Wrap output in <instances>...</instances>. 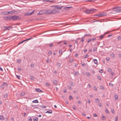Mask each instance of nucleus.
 <instances>
[{
    "label": "nucleus",
    "mask_w": 121,
    "mask_h": 121,
    "mask_svg": "<svg viewBox=\"0 0 121 121\" xmlns=\"http://www.w3.org/2000/svg\"><path fill=\"white\" fill-rule=\"evenodd\" d=\"M45 14H50L56 13H58L60 11H56L55 10H53V11L50 10L46 9L44 10Z\"/></svg>",
    "instance_id": "nucleus-1"
},
{
    "label": "nucleus",
    "mask_w": 121,
    "mask_h": 121,
    "mask_svg": "<svg viewBox=\"0 0 121 121\" xmlns=\"http://www.w3.org/2000/svg\"><path fill=\"white\" fill-rule=\"evenodd\" d=\"M50 7L51 8H52V11H53V10H55L56 11H57L56 10V9H62V8L63 7V6H61V7H59L58 5H54L51 6Z\"/></svg>",
    "instance_id": "nucleus-2"
},
{
    "label": "nucleus",
    "mask_w": 121,
    "mask_h": 121,
    "mask_svg": "<svg viewBox=\"0 0 121 121\" xmlns=\"http://www.w3.org/2000/svg\"><path fill=\"white\" fill-rule=\"evenodd\" d=\"M11 20H20L21 18L19 17L18 15H15L11 16H10Z\"/></svg>",
    "instance_id": "nucleus-3"
},
{
    "label": "nucleus",
    "mask_w": 121,
    "mask_h": 121,
    "mask_svg": "<svg viewBox=\"0 0 121 121\" xmlns=\"http://www.w3.org/2000/svg\"><path fill=\"white\" fill-rule=\"evenodd\" d=\"M96 10V9L92 8L89 9H87L85 11V12L88 14H91L95 12V11Z\"/></svg>",
    "instance_id": "nucleus-4"
},
{
    "label": "nucleus",
    "mask_w": 121,
    "mask_h": 121,
    "mask_svg": "<svg viewBox=\"0 0 121 121\" xmlns=\"http://www.w3.org/2000/svg\"><path fill=\"white\" fill-rule=\"evenodd\" d=\"M112 11L116 13L121 12V7H119L113 9Z\"/></svg>",
    "instance_id": "nucleus-5"
},
{
    "label": "nucleus",
    "mask_w": 121,
    "mask_h": 121,
    "mask_svg": "<svg viewBox=\"0 0 121 121\" xmlns=\"http://www.w3.org/2000/svg\"><path fill=\"white\" fill-rule=\"evenodd\" d=\"M107 15V13H100L99 14L95 15H94V16H98L99 17H100L104 16H106Z\"/></svg>",
    "instance_id": "nucleus-6"
},
{
    "label": "nucleus",
    "mask_w": 121,
    "mask_h": 121,
    "mask_svg": "<svg viewBox=\"0 0 121 121\" xmlns=\"http://www.w3.org/2000/svg\"><path fill=\"white\" fill-rule=\"evenodd\" d=\"M3 18L5 20L11 21L10 16L9 17H3Z\"/></svg>",
    "instance_id": "nucleus-7"
},
{
    "label": "nucleus",
    "mask_w": 121,
    "mask_h": 121,
    "mask_svg": "<svg viewBox=\"0 0 121 121\" xmlns=\"http://www.w3.org/2000/svg\"><path fill=\"white\" fill-rule=\"evenodd\" d=\"M44 13H45L44 10H42L40 11L39 13H37V14L38 15H40Z\"/></svg>",
    "instance_id": "nucleus-8"
},
{
    "label": "nucleus",
    "mask_w": 121,
    "mask_h": 121,
    "mask_svg": "<svg viewBox=\"0 0 121 121\" xmlns=\"http://www.w3.org/2000/svg\"><path fill=\"white\" fill-rule=\"evenodd\" d=\"M31 106L34 109H35V108H38L39 107V105H32Z\"/></svg>",
    "instance_id": "nucleus-9"
},
{
    "label": "nucleus",
    "mask_w": 121,
    "mask_h": 121,
    "mask_svg": "<svg viewBox=\"0 0 121 121\" xmlns=\"http://www.w3.org/2000/svg\"><path fill=\"white\" fill-rule=\"evenodd\" d=\"M32 39V38H29L28 39H27L26 40H24L21 42H20L19 44H18V45L19 44H21L22 43H23V42H25L26 41H28V40H29L31 39Z\"/></svg>",
    "instance_id": "nucleus-10"
},
{
    "label": "nucleus",
    "mask_w": 121,
    "mask_h": 121,
    "mask_svg": "<svg viewBox=\"0 0 121 121\" xmlns=\"http://www.w3.org/2000/svg\"><path fill=\"white\" fill-rule=\"evenodd\" d=\"M3 29L4 30H9L10 29H9L8 27L6 26H3L2 27Z\"/></svg>",
    "instance_id": "nucleus-11"
},
{
    "label": "nucleus",
    "mask_w": 121,
    "mask_h": 121,
    "mask_svg": "<svg viewBox=\"0 0 121 121\" xmlns=\"http://www.w3.org/2000/svg\"><path fill=\"white\" fill-rule=\"evenodd\" d=\"M34 11H33L30 13H28L27 14H26V15H30L33 14L34 13Z\"/></svg>",
    "instance_id": "nucleus-12"
},
{
    "label": "nucleus",
    "mask_w": 121,
    "mask_h": 121,
    "mask_svg": "<svg viewBox=\"0 0 121 121\" xmlns=\"http://www.w3.org/2000/svg\"><path fill=\"white\" fill-rule=\"evenodd\" d=\"M35 90L36 91L39 92H43V91L41 90L39 88H36L35 89Z\"/></svg>",
    "instance_id": "nucleus-13"
},
{
    "label": "nucleus",
    "mask_w": 121,
    "mask_h": 121,
    "mask_svg": "<svg viewBox=\"0 0 121 121\" xmlns=\"http://www.w3.org/2000/svg\"><path fill=\"white\" fill-rule=\"evenodd\" d=\"M96 39V38H93L92 39H89L87 41V43H89V42L91 41H94Z\"/></svg>",
    "instance_id": "nucleus-14"
},
{
    "label": "nucleus",
    "mask_w": 121,
    "mask_h": 121,
    "mask_svg": "<svg viewBox=\"0 0 121 121\" xmlns=\"http://www.w3.org/2000/svg\"><path fill=\"white\" fill-rule=\"evenodd\" d=\"M72 7H66L64 8V9H65L66 10H67L69 9V8H72Z\"/></svg>",
    "instance_id": "nucleus-15"
},
{
    "label": "nucleus",
    "mask_w": 121,
    "mask_h": 121,
    "mask_svg": "<svg viewBox=\"0 0 121 121\" xmlns=\"http://www.w3.org/2000/svg\"><path fill=\"white\" fill-rule=\"evenodd\" d=\"M0 119L1 120H4L3 116L1 115L0 116Z\"/></svg>",
    "instance_id": "nucleus-16"
},
{
    "label": "nucleus",
    "mask_w": 121,
    "mask_h": 121,
    "mask_svg": "<svg viewBox=\"0 0 121 121\" xmlns=\"http://www.w3.org/2000/svg\"><path fill=\"white\" fill-rule=\"evenodd\" d=\"M95 102H96L97 103H99V99L95 98Z\"/></svg>",
    "instance_id": "nucleus-17"
},
{
    "label": "nucleus",
    "mask_w": 121,
    "mask_h": 121,
    "mask_svg": "<svg viewBox=\"0 0 121 121\" xmlns=\"http://www.w3.org/2000/svg\"><path fill=\"white\" fill-rule=\"evenodd\" d=\"M91 35L90 34H86L84 36H83V37H85L86 36H91Z\"/></svg>",
    "instance_id": "nucleus-18"
},
{
    "label": "nucleus",
    "mask_w": 121,
    "mask_h": 121,
    "mask_svg": "<svg viewBox=\"0 0 121 121\" xmlns=\"http://www.w3.org/2000/svg\"><path fill=\"white\" fill-rule=\"evenodd\" d=\"M52 111L51 110H50L46 112V113H52Z\"/></svg>",
    "instance_id": "nucleus-19"
},
{
    "label": "nucleus",
    "mask_w": 121,
    "mask_h": 121,
    "mask_svg": "<svg viewBox=\"0 0 121 121\" xmlns=\"http://www.w3.org/2000/svg\"><path fill=\"white\" fill-rule=\"evenodd\" d=\"M93 61L95 64H98L97 60L96 59H94L93 60Z\"/></svg>",
    "instance_id": "nucleus-20"
},
{
    "label": "nucleus",
    "mask_w": 121,
    "mask_h": 121,
    "mask_svg": "<svg viewBox=\"0 0 121 121\" xmlns=\"http://www.w3.org/2000/svg\"><path fill=\"white\" fill-rule=\"evenodd\" d=\"M16 12H17V11H15V10L12 11H10V14H12L13 13H15Z\"/></svg>",
    "instance_id": "nucleus-21"
},
{
    "label": "nucleus",
    "mask_w": 121,
    "mask_h": 121,
    "mask_svg": "<svg viewBox=\"0 0 121 121\" xmlns=\"http://www.w3.org/2000/svg\"><path fill=\"white\" fill-rule=\"evenodd\" d=\"M114 97L115 98L116 100H117L118 99V96L117 95H115L114 96Z\"/></svg>",
    "instance_id": "nucleus-22"
},
{
    "label": "nucleus",
    "mask_w": 121,
    "mask_h": 121,
    "mask_svg": "<svg viewBox=\"0 0 121 121\" xmlns=\"http://www.w3.org/2000/svg\"><path fill=\"white\" fill-rule=\"evenodd\" d=\"M59 54H60V56L62 54V50H60L59 51Z\"/></svg>",
    "instance_id": "nucleus-23"
},
{
    "label": "nucleus",
    "mask_w": 121,
    "mask_h": 121,
    "mask_svg": "<svg viewBox=\"0 0 121 121\" xmlns=\"http://www.w3.org/2000/svg\"><path fill=\"white\" fill-rule=\"evenodd\" d=\"M53 83L54 85H57V82L56 80H54L53 81Z\"/></svg>",
    "instance_id": "nucleus-24"
},
{
    "label": "nucleus",
    "mask_w": 121,
    "mask_h": 121,
    "mask_svg": "<svg viewBox=\"0 0 121 121\" xmlns=\"http://www.w3.org/2000/svg\"><path fill=\"white\" fill-rule=\"evenodd\" d=\"M32 102L33 103H38L39 102L37 100H33Z\"/></svg>",
    "instance_id": "nucleus-25"
},
{
    "label": "nucleus",
    "mask_w": 121,
    "mask_h": 121,
    "mask_svg": "<svg viewBox=\"0 0 121 121\" xmlns=\"http://www.w3.org/2000/svg\"><path fill=\"white\" fill-rule=\"evenodd\" d=\"M1 14L3 15H7V12H3Z\"/></svg>",
    "instance_id": "nucleus-26"
},
{
    "label": "nucleus",
    "mask_w": 121,
    "mask_h": 121,
    "mask_svg": "<svg viewBox=\"0 0 121 121\" xmlns=\"http://www.w3.org/2000/svg\"><path fill=\"white\" fill-rule=\"evenodd\" d=\"M85 1H89L91 2H94L95 1L94 0H84Z\"/></svg>",
    "instance_id": "nucleus-27"
},
{
    "label": "nucleus",
    "mask_w": 121,
    "mask_h": 121,
    "mask_svg": "<svg viewBox=\"0 0 121 121\" xmlns=\"http://www.w3.org/2000/svg\"><path fill=\"white\" fill-rule=\"evenodd\" d=\"M38 120V119L36 117H35L33 119L34 121H37Z\"/></svg>",
    "instance_id": "nucleus-28"
},
{
    "label": "nucleus",
    "mask_w": 121,
    "mask_h": 121,
    "mask_svg": "<svg viewBox=\"0 0 121 121\" xmlns=\"http://www.w3.org/2000/svg\"><path fill=\"white\" fill-rule=\"evenodd\" d=\"M110 56L112 57H115V56L114 54L113 53H112L110 54Z\"/></svg>",
    "instance_id": "nucleus-29"
},
{
    "label": "nucleus",
    "mask_w": 121,
    "mask_h": 121,
    "mask_svg": "<svg viewBox=\"0 0 121 121\" xmlns=\"http://www.w3.org/2000/svg\"><path fill=\"white\" fill-rule=\"evenodd\" d=\"M102 119L103 120H105L106 119V118L103 115L102 116Z\"/></svg>",
    "instance_id": "nucleus-30"
},
{
    "label": "nucleus",
    "mask_w": 121,
    "mask_h": 121,
    "mask_svg": "<svg viewBox=\"0 0 121 121\" xmlns=\"http://www.w3.org/2000/svg\"><path fill=\"white\" fill-rule=\"evenodd\" d=\"M17 62L19 63H20L21 62V61L19 59H18L17 60Z\"/></svg>",
    "instance_id": "nucleus-31"
},
{
    "label": "nucleus",
    "mask_w": 121,
    "mask_h": 121,
    "mask_svg": "<svg viewBox=\"0 0 121 121\" xmlns=\"http://www.w3.org/2000/svg\"><path fill=\"white\" fill-rule=\"evenodd\" d=\"M103 72V70L102 69H101L99 71V72L101 73H102Z\"/></svg>",
    "instance_id": "nucleus-32"
},
{
    "label": "nucleus",
    "mask_w": 121,
    "mask_h": 121,
    "mask_svg": "<svg viewBox=\"0 0 121 121\" xmlns=\"http://www.w3.org/2000/svg\"><path fill=\"white\" fill-rule=\"evenodd\" d=\"M3 84L4 85L6 86H8V84L6 82H4L3 83Z\"/></svg>",
    "instance_id": "nucleus-33"
},
{
    "label": "nucleus",
    "mask_w": 121,
    "mask_h": 121,
    "mask_svg": "<svg viewBox=\"0 0 121 121\" xmlns=\"http://www.w3.org/2000/svg\"><path fill=\"white\" fill-rule=\"evenodd\" d=\"M57 66L58 67H60V66L61 64L60 63H58V62L57 63Z\"/></svg>",
    "instance_id": "nucleus-34"
},
{
    "label": "nucleus",
    "mask_w": 121,
    "mask_h": 121,
    "mask_svg": "<svg viewBox=\"0 0 121 121\" xmlns=\"http://www.w3.org/2000/svg\"><path fill=\"white\" fill-rule=\"evenodd\" d=\"M97 49V48L96 47H94L93 49V51L94 52H95V50H96Z\"/></svg>",
    "instance_id": "nucleus-35"
},
{
    "label": "nucleus",
    "mask_w": 121,
    "mask_h": 121,
    "mask_svg": "<svg viewBox=\"0 0 121 121\" xmlns=\"http://www.w3.org/2000/svg\"><path fill=\"white\" fill-rule=\"evenodd\" d=\"M108 72H112L111 69L110 68H108Z\"/></svg>",
    "instance_id": "nucleus-36"
},
{
    "label": "nucleus",
    "mask_w": 121,
    "mask_h": 121,
    "mask_svg": "<svg viewBox=\"0 0 121 121\" xmlns=\"http://www.w3.org/2000/svg\"><path fill=\"white\" fill-rule=\"evenodd\" d=\"M111 112H112V113L113 114H114V112H115L114 111L113 109H111Z\"/></svg>",
    "instance_id": "nucleus-37"
},
{
    "label": "nucleus",
    "mask_w": 121,
    "mask_h": 121,
    "mask_svg": "<svg viewBox=\"0 0 121 121\" xmlns=\"http://www.w3.org/2000/svg\"><path fill=\"white\" fill-rule=\"evenodd\" d=\"M84 37H83H83H82L81 38V42H83L84 41V39H83V38H84Z\"/></svg>",
    "instance_id": "nucleus-38"
},
{
    "label": "nucleus",
    "mask_w": 121,
    "mask_h": 121,
    "mask_svg": "<svg viewBox=\"0 0 121 121\" xmlns=\"http://www.w3.org/2000/svg\"><path fill=\"white\" fill-rule=\"evenodd\" d=\"M43 2H49L50 1L49 0H43Z\"/></svg>",
    "instance_id": "nucleus-39"
},
{
    "label": "nucleus",
    "mask_w": 121,
    "mask_h": 121,
    "mask_svg": "<svg viewBox=\"0 0 121 121\" xmlns=\"http://www.w3.org/2000/svg\"><path fill=\"white\" fill-rule=\"evenodd\" d=\"M39 107H41V108H44L46 107L44 106H42V105H41V106L39 105Z\"/></svg>",
    "instance_id": "nucleus-40"
},
{
    "label": "nucleus",
    "mask_w": 121,
    "mask_h": 121,
    "mask_svg": "<svg viewBox=\"0 0 121 121\" xmlns=\"http://www.w3.org/2000/svg\"><path fill=\"white\" fill-rule=\"evenodd\" d=\"M7 96H8V94H7L6 93L4 95V98H6L7 97Z\"/></svg>",
    "instance_id": "nucleus-41"
},
{
    "label": "nucleus",
    "mask_w": 121,
    "mask_h": 121,
    "mask_svg": "<svg viewBox=\"0 0 121 121\" xmlns=\"http://www.w3.org/2000/svg\"><path fill=\"white\" fill-rule=\"evenodd\" d=\"M118 117L117 116H116L115 117V121H117Z\"/></svg>",
    "instance_id": "nucleus-42"
},
{
    "label": "nucleus",
    "mask_w": 121,
    "mask_h": 121,
    "mask_svg": "<svg viewBox=\"0 0 121 121\" xmlns=\"http://www.w3.org/2000/svg\"><path fill=\"white\" fill-rule=\"evenodd\" d=\"M109 85L112 87L113 86V85L111 83H109Z\"/></svg>",
    "instance_id": "nucleus-43"
},
{
    "label": "nucleus",
    "mask_w": 121,
    "mask_h": 121,
    "mask_svg": "<svg viewBox=\"0 0 121 121\" xmlns=\"http://www.w3.org/2000/svg\"><path fill=\"white\" fill-rule=\"evenodd\" d=\"M105 111L107 113H109V111H108V110L107 109H106L105 110Z\"/></svg>",
    "instance_id": "nucleus-44"
},
{
    "label": "nucleus",
    "mask_w": 121,
    "mask_h": 121,
    "mask_svg": "<svg viewBox=\"0 0 121 121\" xmlns=\"http://www.w3.org/2000/svg\"><path fill=\"white\" fill-rule=\"evenodd\" d=\"M30 78L31 80H33L34 79V78L32 76H31L30 77Z\"/></svg>",
    "instance_id": "nucleus-45"
},
{
    "label": "nucleus",
    "mask_w": 121,
    "mask_h": 121,
    "mask_svg": "<svg viewBox=\"0 0 121 121\" xmlns=\"http://www.w3.org/2000/svg\"><path fill=\"white\" fill-rule=\"evenodd\" d=\"M97 78H98L100 81H101V78L100 76H98Z\"/></svg>",
    "instance_id": "nucleus-46"
},
{
    "label": "nucleus",
    "mask_w": 121,
    "mask_h": 121,
    "mask_svg": "<svg viewBox=\"0 0 121 121\" xmlns=\"http://www.w3.org/2000/svg\"><path fill=\"white\" fill-rule=\"evenodd\" d=\"M64 44V45H66L67 44V43L66 42V41L65 40H64L63 41Z\"/></svg>",
    "instance_id": "nucleus-47"
},
{
    "label": "nucleus",
    "mask_w": 121,
    "mask_h": 121,
    "mask_svg": "<svg viewBox=\"0 0 121 121\" xmlns=\"http://www.w3.org/2000/svg\"><path fill=\"white\" fill-rule=\"evenodd\" d=\"M86 75L88 76H89L90 75V73H86Z\"/></svg>",
    "instance_id": "nucleus-48"
},
{
    "label": "nucleus",
    "mask_w": 121,
    "mask_h": 121,
    "mask_svg": "<svg viewBox=\"0 0 121 121\" xmlns=\"http://www.w3.org/2000/svg\"><path fill=\"white\" fill-rule=\"evenodd\" d=\"M25 95V93L24 92H22L21 93V95L22 96H23L24 95Z\"/></svg>",
    "instance_id": "nucleus-49"
},
{
    "label": "nucleus",
    "mask_w": 121,
    "mask_h": 121,
    "mask_svg": "<svg viewBox=\"0 0 121 121\" xmlns=\"http://www.w3.org/2000/svg\"><path fill=\"white\" fill-rule=\"evenodd\" d=\"M72 97L71 95H70L69 96V99L70 100H71L72 99Z\"/></svg>",
    "instance_id": "nucleus-50"
},
{
    "label": "nucleus",
    "mask_w": 121,
    "mask_h": 121,
    "mask_svg": "<svg viewBox=\"0 0 121 121\" xmlns=\"http://www.w3.org/2000/svg\"><path fill=\"white\" fill-rule=\"evenodd\" d=\"M104 37V35H102L101 36H100L99 37V38L102 39Z\"/></svg>",
    "instance_id": "nucleus-51"
},
{
    "label": "nucleus",
    "mask_w": 121,
    "mask_h": 121,
    "mask_svg": "<svg viewBox=\"0 0 121 121\" xmlns=\"http://www.w3.org/2000/svg\"><path fill=\"white\" fill-rule=\"evenodd\" d=\"M48 53L49 54H52V52L51 51H49L48 52Z\"/></svg>",
    "instance_id": "nucleus-52"
},
{
    "label": "nucleus",
    "mask_w": 121,
    "mask_h": 121,
    "mask_svg": "<svg viewBox=\"0 0 121 121\" xmlns=\"http://www.w3.org/2000/svg\"><path fill=\"white\" fill-rule=\"evenodd\" d=\"M73 61V59H71L69 60V61L70 62H71Z\"/></svg>",
    "instance_id": "nucleus-53"
},
{
    "label": "nucleus",
    "mask_w": 121,
    "mask_h": 121,
    "mask_svg": "<svg viewBox=\"0 0 121 121\" xmlns=\"http://www.w3.org/2000/svg\"><path fill=\"white\" fill-rule=\"evenodd\" d=\"M67 88H68V89H71V86H67Z\"/></svg>",
    "instance_id": "nucleus-54"
},
{
    "label": "nucleus",
    "mask_w": 121,
    "mask_h": 121,
    "mask_svg": "<svg viewBox=\"0 0 121 121\" xmlns=\"http://www.w3.org/2000/svg\"><path fill=\"white\" fill-rule=\"evenodd\" d=\"M70 84L71 86H73V83L72 82H70Z\"/></svg>",
    "instance_id": "nucleus-55"
},
{
    "label": "nucleus",
    "mask_w": 121,
    "mask_h": 121,
    "mask_svg": "<svg viewBox=\"0 0 121 121\" xmlns=\"http://www.w3.org/2000/svg\"><path fill=\"white\" fill-rule=\"evenodd\" d=\"M82 66H84L85 67L86 66V65L84 63H83L82 64Z\"/></svg>",
    "instance_id": "nucleus-56"
},
{
    "label": "nucleus",
    "mask_w": 121,
    "mask_h": 121,
    "mask_svg": "<svg viewBox=\"0 0 121 121\" xmlns=\"http://www.w3.org/2000/svg\"><path fill=\"white\" fill-rule=\"evenodd\" d=\"M1 87L2 88H3V89H4V86L3 85H2L1 86Z\"/></svg>",
    "instance_id": "nucleus-57"
},
{
    "label": "nucleus",
    "mask_w": 121,
    "mask_h": 121,
    "mask_svg": "<svg viewBox=\"0 0 121 121\" xmlns=\"http://www.w3.org/2000/svg\"><path fill=\"white\" fill-rule=\"evenodd\" d=\"M82 114L83 116H84L85 117L86 116V115L84 113V112L82 113Z\"/></svg>",
    "instance_id": "nucleus-58"
},
{
    "label": "nucleus",
    "mask_w": 121,
    "mask_h": 121,
    "mask_svg": "<svg viewBox=\"0 0 121 121\" xmlns=\"http://www.w3.org/2000/svg\"><path fill=\"white\" fill-rule=\"evenodd\" d=\"M16 77H17L19 79H20V76H19L18 75H16Z\"/></svg>",
    "instance_id": "nucleus-59"
},
{
    "label": "nucleus",
    "mask_w": 121,
    "mask_h": 121,
    "mask_svg": "<svg viewBox=\"0 0 121 121\" xmlns=\"http://www.w3.org/2000/svg\"><path fill=\"white\" fill-rule=\"evenodd\" d=\"M121 39V36H119L118 37V38H117V39H118V40H120Z\"/></svg>",
    "instance_id": "nucleus-60"
},
{
    "label": "nucleus",
    "mask_w": 121,
    "mask_h": 121,
    "mask_svg": "<svg viewBox=\"0 0 121 121\" xmlns=\"http://www.w3.org/2000/svg\"><path fill=\"white\" fill-rule=\"evenodd\" d=\"M89 56V55L87 54L86 55V56L84 57V58H87Z\"/></svg>",
    "instance_id": "nucleus-61"
},
{
    "label": "nucleus",
    "mask_w": 121,
    "mask_h": 121,
    "mask_svg": "<svg viewBox=\"0 0 121 121\" xmlns=\"http://www.w3.org/2000/svg\"><path fill=\"white\" fill-rule=\"evenodd\" d=\"M53 45V43H51L50 44H49V47H51Z\"/></svg>",
    "instance_id": "nucleus-62"
},
{
    "label": "nucleus",
    "mask_w": 121,
    "mask_h": 121,
    "mask_svg": "<svg viewBox=\"0 0 121 121\" xmlns=\"http://www.w3.org/2000/svg\"><path fill=\"white\" fill-rule=\"evenodd\" d=\"M95 90H97V88L95 86H94L93 88Z\"/></svg>",
    "instance_id": "nucleus-63"
},
{
    "label": "nucleus",
    "mask_w": 121,
    "mask_h": 121,
    "mask_svg": "<svg viewBox=\"0 0 121 121\" xmlns=\"http://www.w3.org/2000/svg\"><path fill=\"white\" fill-rule=\"evenodd\" d=\"M30 66L31 67H33L34 66V64H31L30 65Z\"/></svg>",
    "instance_id": "nucleus-64"
}]
</instances>
